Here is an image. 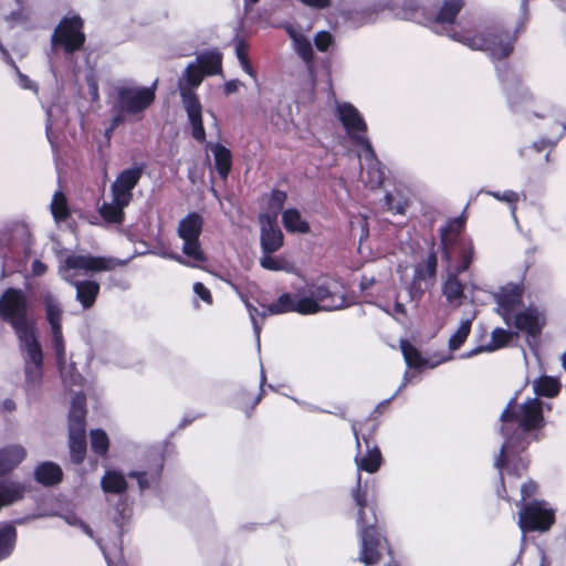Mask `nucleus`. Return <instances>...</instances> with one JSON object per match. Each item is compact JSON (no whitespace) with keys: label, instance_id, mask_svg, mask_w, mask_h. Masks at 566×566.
Wrapping results in <instances>:
<instances>
[{"label":"nucleus","instance_id":"obj_1","mask_svg":"<svg viewBox=\"0 0 566 566\" xmlns=\"http://www.w3.org/2000/svg\"><path fill=\"white\" fill-rule=\"evenodd\" d=\"M307 296L297 297L290 293H283L279 298L269 305L263 306L264 311L259 313L258 308L249 304L248 310L255 329V315L265 318L269 315H279L296 312L301 315H311L319 311H334L350 305L347 301L343 286L334 279H324L307 290Z\"/></svg>","mask_w":566,"mask_h":566},{"label":"nucleus","instance_id":"obj_2","mask_svg":"<svg viewBox=\"0 0 566 566\" xmlns=\"http://www.w3.org/2000/svg\"><path fill=\"white\" fill-rule=\"evenodd\" d=\"M516 400L511 399L501 413V434L504 442L495 459V468L502 469L506 463V455L510 449L521 448L525 450L530 441L527 433L541 430L545 427L542 401L538 398L527 399L518 410H515Z\"/></svg>","mask_w":566,"mask_h":566},{"label":"nucleus","instance_id":"obj_3","mask_svg":"<svg viewBox=\"0 0 566 566\" xmlns=\"http://www.w3.org/2000/svg\"><path fill=\"white\" fill-rule=\"evenodd\" d=\"M158 78L149 86L122 84L114 87L111 95L112 118L106 128V136L127 122L142 120L146 111L155 103Z\"/></svg>","mask_w":566,"mask_h":566},{"label":"nucleus","instance_id":"obj_4","mask_svg":"<svg viewBox=\"0 0 566 566\" xmlns=\"http://www.w3.org/2000/svg\"><path fill=\"white\" fill-rule=\"evenodd\" d=\"M450 39L471 50L485 52L492 61H504L514 52L518 30L511 32L503 25L492 24L481 31H453Z\"/></svg>","mask_w":566,"mask_h":566},{"label":"nucleus","instance_id":"obj_5","mask_svg":"<svg viewBox=\"0 0 566 566\" xmlns=\"http://www.w3.org/2000/svg\"><path fill=\"white\" fill-rule=\"evenodd\" d=\"M0 317L10 324L19 343L38 338L36 322L30 316V305L23 290L8 287L2 292Z\"/></svg>","mask_w":566,"mask_h":566},{"label":"nucleus","instance_id":"obj_6","mask_svg":"<svg viewBox=\"0 0 566 566\" xmlns=\"http://www.w3.org/2000/svg\"><path fill=\"white\" fill-rule=\"evenodd\" d=\"M385 10L395 12L396 17L428 25L429 12L422 0H371L368 4L356 10V27L376 21Z\"/></svg>","mask_w":566,"mask_h":566},{"label":"nucleus","instance_id":"obj_7","mask_svg":"<svg viewBox=\"0 0 566 566\" xmlns=\"http://www.w3.org/2000/svg\"><path fill=\"white\" fill-rule=\"evenodd\" d=\"M86 42L84 20L77 13L63 17L51 36L53 48H61L65 54L81 51Z\"/></svg>","mask_w":566,"mask_h":566},{"label":"nucleus","instance_id":"obj_8","mask_svg":"<svg viewBox=\"0 0 566 566\" xmlns=\"http://www.w3.org/2000/svg\"><path fill=\"white\" fill-rule=\"evenodd\" d=\"M356 156L360 167L359 180L370 189L379 188L385 180L384 166L367 137L356 135Z\"/></svg>","mask_w":566,"mask_h":566},{"label":"nucleus","instance_id":"obj_9","mask_svg":"<svg viewBox=\"0 0 566 566\" xmlns=\"http://www.w3.org/2000/svg\"><path fill=\"white\" fill-rule=\"evenodd\" d=\"M203 218L198 212H190L178 223V235L184 241L182 252L197 262H206L207 256L201 248L200 235Z\"/></svg>","mask_w":566,"mask_h":566},{"label":"nucleus","instance_id":"obj_10","mask_svg":"<svg viewBox=\"0 0 566 566\" xmlns=\"http://www.w3.org/2000/svg\"><path fill=\"white\" fill-rule=\"evenodd\" d=\"M544 501L532 500L521 505L518 526L525 533L546 532L555 523V513L545 506Z\"/></svg>","mask_w":566,"mask_h":566},{"label":"nucleus","instance_id":"obj_11","mask_svg":"<svg viewBox=\"0 0 566 566\" xmlns=\"http://www.w3.org/2000/svg\"><path fill=\"white\" fill-rule=\"evenodd\" d=\"M25 352L24 357V382L27 390L40 387L43 378V352L38 338L20 343Z\"/></svg>","mask_w":566,"mask_h":566},{"label":"nucleus","instance_id":"obj_12","mask_svg":"<svg viewBox=\"0 0 566 566\" xmlns=\"http://www.w3.org/2000/svg\"><path fill=\"white\" fill-rule=\"evenodd\" d=\"M356 507L357 523L361 528L360 531L379 528L376 513L375 490H369L367 486L363 488L359 474L356 478Z\"/></svg>","mask_w":566,"mask_h":566},{"label":"nucleus","instance_id":"obj_13","mask_svg":"<svg viewBox=\"0 0 566 566\" xmlns=\"http://www.w3.org/2000/svg\"><path fill=\"white\" fill-rule=\"evenodd\" d=\"M125 262L106 256H94L91 254H72L64 260L66 270L84 271L85 273H96L102 271H112Z\"/></svg>","mask_w":566,"mask_h":566},{"label":"nucleus","instance_id":"obj_14","mask_svg":"<svg viewBox=\"0 0 566 566\" xmlns=\"http://www.w3.org/2000/svg\"><path fill=\"white\" fill-rule=\"evenodd\" d=\"M438 255L431 250L427 258L415 265L413 276L409 286V292L423 294L426 290L433 286L437 280Z\"/></svg>","mask_w":566,"mask_h":566},{"label":"nucleus","instance_id":"obj_15","mask_svg":"<svg viewBox=\"0 0 566 566\" xmlns=\"http://www.w3.org/2000/svg\"><path fill=\"white\" fill-rule=\"evenodd\" d=\"M465 4V0H440L436 13H429L428 25L440 27L450 38V33L458 31L454 24Z\"/></svg>","mask_w":566,"mask_h":566},{"label":"nucleus","instance_id":"obj_16","mask_svg":"<svg viewBox=\"0 0 566 566\" xmlns=\"http://www.w3.org/2000/svg\"><path fill=\"white\" fill-rule=\"evenodd\" d=\"M523 293V285L517 283H507L493 293V300L497 304L496 312L505 322L511 318L515 307L522 304Z\"/></svg>","mask_w":566,"mask_h":566},{"label":"nucleus","instance_id":"obj_17","mask_svg":"<svg viewBox=\"0 0 566 566\" xmlns=\"http://www.w3.org/2000/svg\"><path fill=\"white\" fill-rule=\"evenodd\" d=\"M182 106L187 113L191 126V136L198 143H205L207 138L202 119V105L197 93L182 92Z\"/></svg>","mask_w":566,"mask_h":566},{"label":"nucleus","instance_id":"obj_18","mask_svg":"<svg viewBox=\"0 0 566 566\" xmlns=\"http://www.w3.org/2000/svg\"><path fill=\"white\" fill-rule=\"evenodd\" d=\"M467 216L463 212L461 216L449 219L447 223L440 228V245L442 248L443 258L451 259L453 245L461 240H468V237H462L465 229Z\"/></svg>","mask_w":566,"mask_h":566},{"label":"nucleus","instance_id":"obj_19","mask_svg":"<svg viewBox=\"0 0 566 566\" xmlns=\"http://www.w3.org/2000/svg\"><path fill=\"white\" fill-rule=\"evenodd\" d=\"M261 249L264 254L279 251L284 244V235L274 217L260 216Z\"/></svg>","mask_w":566,"mask_h":566},{"label":"nucleus","instance_id":"obj_20","mask_svg":"<svg viewBox=\"0 0 566 566\" xmlns=\"http://www.w3.org/2000/svg\"><path fill=\"white\" fill-rule=\"evenodd\" d=\"M361 549L359 559L367 566L375 565L381 557L382 542L379 528L360 531Z\"/></svg>","mask_w":566,"mask_h":566},{"label":"nucleus","instance_id":"obj_21","mask_svg":"<svg viewBox=\"0 0 566 566\" xmlns=\"http://www.w3.org/2000/svg\"><path fill=\"white\" fill-rule=\"evenodd\" d=\"M148 468L143 471H132L129 478L136 479L139 490L145 491L151 484H158L164 469V458L159 453H151L148 457Z\"/></svg>","mask_w":566,"mask_h":566},{"label":"nucleus","instance_id":"obj_22","mask_svg":"<svg viewBox=\"0 0 566 566\" xmlns=\"http://www.w3.org/2000/svg\"><path fill=\"white\" fill-rule=\"evenodd\" d=\"M264 389L262 384L252 387H241L233 395V405L235 409L244 412L247 418L252 416V411L263 398Z\"/></svg>","mask_w":566,"mask_h":566},{"label":"nucleus","instance_id":"obj_23","mask_svg":"<svg viewBox=\"0 0 566 566\" xmlns=\"http://www.w3.org/2000/svg\"><path fill=\"white\" fill-rule=\"evenodd\" d=\"M514 326L530 337H537L542 333L544 319L537 308L527 307L514 316Z\"/></svg>","mask_w":566,"mask_h":566},{"label":"nucleus","instance_id":"obj_24","mask_svg":"<svg viewBox=\"0 0 566 566\" xmlns=\"http://www.w3.org/2000/svg\"><path fill=\"white\" fill-rule=\"evenodd\" d=\"M27 457V451L19 444L0 448V476L12 472Z\"/></svg>","mask_w":566,"mask_h":566},{"label":"nucleus","instance_id":"obj_25","mask_svg":"<svg viewBox=\"0 0 566 566\" xmlns=\"http://www.w3.org/2000/svg\"><path fill=\"white\" fill-rule=\"evenodd\" d=\"M364 441L366 443V453L360 459L356 457V467L359 471L373 474L380 469L384 458L377 444L371 446L370 440L367 438H364Z\"/></svg>","mask_w":566,"mask_h":566},{"label":"nucleus","instance_id":"obj_26","mask_svg":"<svg viewBox=\"0 0 566 566\" xmlns=\"http://www.w3.org/2000/svg\"><path fill=\"white\" fill-rule=\"evenodd\" d=\"M34 480L43 486H53L63 480V471L54 462H41L34 469Z\"/></svg>","mask_w":566,"mask_h":566},{"label":"nucleus","instance_id":"obj_27","mask_svg":"<svg viewBox=\"0 0 566 566\" xmlns=\"http://www.w3.org/2000/svg\"><path fill=\"white\" fill-rule=\"evenodd\" d=\"M453 250L457 252V262L453 271L457 273H463L468 271L475 258V247L473 240H461L459 243L453 245Z\"/></svg>","mask_w":566,"mask_h":566},{"label":"nucleus","instance_id":"obj_28","mask_svg":"<svg viewBox=\"0 0 566 566\" xmlns=\"http://www.w3.org/2000/svg\"><path fill=\"white\" fill-rule=\"evenodd\" d=\"M222 53L217 50L201 52L196 57V64L206 76L218 75L222 72Z\"/></svg>","mask_w":566,"mask_h":566},{"label":"nucleus","instance_id":"obj_29","mask_svg":"<svg viewBox=\"0 0 566 566\" xmlns=\"http://www.w3.org/2000/svg\"><path fill=\"white\" fill-rule=\"evenodd\" d=\"M211 151L218 176L221 180L226 181L232 169V154L229 148L219 143L211 146Z\"/></svg>","mask_w":566,"mask_h":566},{"label":"nucleus","instance_id":"obj_30","mask_svg":"<svg viewBox=\"0 0 566 566\" xmlns=\"http://www.w3.org/2000/svg\"><path fill=\"white\" fill-rule=\"evenodd\" d=\"M69 448L72 463L82 464L87 450L86 430L69 431Z\"/></svg>","mask_w":566,"mask_h":566},{"label":"nucleus","instance_id":"obj_31","mask_svg":"<svg viewBox=\"0 0 566 566\" xmlns=\"http://www.w3.org/2000/svg\"><path fill=\"white\" fill-rule=\"evenodd\" d=\"M76 301L83 308H91L99 294L101 286L97 282L91 280L75 282Z\"/></svg>","mask_w":566,"mask_h":566},{"label":"nucleus","instance_id":"obj_32","mask_svg":"<svg viewBox=\"0 0 566 566\" xmlns=\"http://www.w3.org/2000/svg\"><path fill=\"white\" fill-rule=\"evenodd\" d=\"M206 75L196 63H189L185 69L184 77L178 82L180 98L182 99V92L185 91L196 93L195 88L202 83Z\"/></svg>","mask_w":566,"mask_h":566},{"label":"nucleus","instance_id":"obj_33","mask_svg":"<svg viewBox=\"0 0 566 566\" xmlns=\"http://www.w3.org/2000/svg\"><path fill=\"white\" fill-rule=\"evenodd\" d=\"M452 271L448 274L442 285V294L449 304H453L464 297L465 285L459 280V275Z\"/></svg>","mask_w":566,"mask_h":566},{"label":"nucleus","instance_id":"obj_34","mask_svg":"<svg viewBox=\"0 0 566 566\" xmlns=\"http://www.w3.org/2000/svg\"><path fill=\"white\" fill-rule=\"evenodd\" d=\"M25 488L20 482H0V510L23 499Z\"/></svg>","mask_w":566,"mask_h":566},{"label":"nucleus","instance_id":"obj_35","mask_svg":"<svg viewBox=\"0 0 566 566\" xmlns=\"http://www.w3.org/2000/svg\"><path fill=\"white\" fill-rule=\"evenodd\" d=\"M282 223L285 230L291 233L305 234L311 231L308 222L302 218L301 212L295 208L283 211Z\"/></svg>","mask_w":566,"mask_h":566},{"label":"nucleus","instance_id":"obj_36","mask_svg":"<svg viewBox=\"0 0 566 566\" xmlns=\"http://www.w3.org/2000/svg\"><path fill=\"white\" fill-rule=\"evenodd\" d=\"M86 406L84 397H75L69 415V431L86 430Z\"/></svg>","mask_w":566,"mask_h":566},{"label":"nucleus","instance_id":"obj_37","mask_svg":"<svg viewBox=\"0 0 566 566\" xmlns=\"http://www.w3.org/2000/svg\"><path fill=\"white\" fill-rule=\"evenodd\" d=\"M521 448H512L507 452L506 463L502 468L507 469L509 474L514 475L516 478H521L528 470L530 460L517 454V452H523Z\"/></svg>","mask_w":566,"mask_h":566},{"label":"nucleus","instance_id":"obj_38","mask_svg":"<svg viewBox=\"0 0 566 566\" xmlns=\"http://www.w3.org/2000/svg\"><path fill=\"white\" fill-rule=\"evenodd\" d=\"M514 334L502 327H496L491 333V342L486 346L476 347L471 352L472 354H480L482 352H494L509 345L513 339Z\"/></svg>","mask_w":566,"mask_h":566},{"label":"nucleus","instance_id":"obj_39","mask_svg":"<svg viewBox=\"0 0 566 566\" xmlns=\"http://www.w3.org/2000/svg\"><path fill=\"white\" fill-rule=\"evenodd\" d=\"M101 484L104 492L112 494H122L128 488L124 475L116 471H107L102 478Z\"/></svg>","mask_w":566,"mask_h":566},{"label":"nucleus","instance_id":"obj_40","mask_svg":"<svg viewBox=\"0 0 566 566\" xmlns=\"http://www.w3.org/2000/svg\"><path fill=\"white\" fill-rule=\"evenodd\" d=\"M515 88H510L507 91V99L511 108L513 111H517L518 106L524 103H528L533 101V95L528 91V88L524 87L522 78L520 76H515Z\"/></svg>","mask_w":566,"mask_h":566},{"label":"nucleus","instance_id":"obj_41","mask_svg":"<svg viewBox=\"0 0 566 566\" xmlns=\"http://www.w3.org/2000/svg\"><path fill=\"white\" fill-rule=\"evenodd\" d=\"M144 169L145 166L143 164L136 165L132 168L124 169L118 174L114 182L133 192V189L138 185L144 174Z\"/></svg>","mask_w":566,"mask_h":566},{"label":"nucleus","instance_id":"obj_42","mask_svg":"<svg viewBox=\"0 0 566 566\" xmlns=\"http://www.w3.org/2000/svg\"><path fill=\"white\" fill-rule=\"evenodd\" d=\"M400 347H401V353L403 355V359H405L406 364L408 365V367L413 368V369H421V368L428 366V364H429L428 359L422 357L419 349L416 346H413L411 343H409L408 340H402Z\"/></svg>","mask_w":566,"mask_h":566},{"label":"nucleus","instance_id":"obj_43","mask_svg":"<svg viewBox=\"0 0 566 566\" xmlns=\"http://www.w3.org/2000/svg\"><path fill=\"white\" fill-rule=\"evenodd\" d=\"M558 379L551 376H541L534 381V391L537 396L553 398L560 391Z\"/></svg>","mask_w":566,"mask_h":566},{"label":"nucleus","instance_id":"obj_44","mask_svg":"<svg viewBox=\"0 0 566 566\" xmlns=\"http://www.w3.org/2000/svg\"><path fill=\"white\" fill-rule=\"evenodd\" d=\"M408 201L400 191L386 192L381 200V209L395 214H405Z\"/></svg>","mask_w":566,"mask_h":566},{"label":"nucleus","instance_id":"obj_45","mask_svg":"<svg viewBox=\"0 0 566 566\" xmlns=\"http://www.w3.org/2000/svg\"><path fill=\"white\" fill-rule=\"evenodd\" d=\"M124 209V206H120L114 201L103 202V205L98 208V213L107 223L122 224L125 220Z\"/></svg>","mask_w":566,"mask_h":566},{"label":"nucleus","instance_id":"obj_46","mask_svg":"<svg viewBox=\"0 0 566 566\" xmlns=\"http://www.w3.org/2000/svg\"><path fill=\"white\" fill-rule=\"evenodd\" d=\"M51 213L55 221L63 222L71 217L67 199L64 192L56 191L51 201Z\"/></svg>","mask_w":566,"mask_h":566},{"label":"nucleus","instance_id":"obj_47","mask_svg":"<svg viewBox=\"0 0 566 566\" xmlns=\"http://www.w3.org/2000/svg\"><path fill=\"white\" fill-rule=\"evenodd\" d=\"M90 436L92 451L103 458L106 457L109 450V439L106 432L102 429H94Z\"/></svg>","mask_w":566,"mask_h":566},{"label":"nucleus","instance_id":"obj_48","mask_svg":"<svg viewBox=\"0 0 566 566\" xmlns=\"http://www.w3.org/2000/svg\"><path fill=\"white\" fill-rule=\"evenodd\" d=\"M471 326H472L471 318H467L461 322L458 329L449 338V349L450 350H452V352L458 350L465 343L468 336L470 335Z\"/></svg>","mask_w":566,"mask_h":566},{"label":"nucleus","instance_id":"obj_49","mask_svg":"<svg viewBox=\"0 0 566 566\" xmlns=\"http://www.w3.org/2000/svg\"><path fill=\"white\" fill-rule=\"evenodd\" d=\"M235 55L241 64L242 70L251 77L256 78V73L253 70L249 59V44L244 39H239L235 42Z\"/></svg>","mask_w":566,"mask_h":566},{"label":"nucleus","instance_id":"obj_50","mask_svg":"<svg viewBox=\"0 0 566 566\" xmlns=\"http://www.w3.org/2000/svg\"><path fill=\"white\" fill-rule=\"evenodd\" d=\"M17 539V531L13 526H6L0 530V557H8L13 551Z\"/></svg>","mask_w":566,"mask_h":566},{"label":"nucleus","instance_id":"obj_51","mask_svg":"<svg viewBox=\"0 0 566 566\" xmlns=\"http://www.w3.org/2000/svg\"><path fill=\"white\" fill-rule=\"evenodd\" d=\"M286 199H287V195L285 191L279 190V189H273L271 191V196H270V199L268 202L269 212L263 213L262 216L274 217V219L276 220L279 213L282 211V209L284 207Z\"/></svg>","mask_w":566,"mask_h":566},{"label":"nucleus","instance_id":"obj_52","mask_svg":"<svg viewBox=\"0 0 566 566\" xmlns=\"http://www.w3.org/2000/svg\"><path fill=\"white\" fill-rule=\"evenodd\" d=\"M46 321L50 325L62 323V308L59 302L52 296L44 297Z\"/></svg>","mask_w":566,"mask_h":566},{"label":"nucleus","instance_id":"obj_53","mask_svg":"<svg viewBox=\"0 0 566 566\" xmlns=\"http://www.w3.org/2000/svg\"><path fill=\"white\" fill-rule=\"evenodd\" d=\"M338 117L344 125L349 138H354V106L352 104H344L337 107Z\"/></svg>","mask_w":566,"mask_h":566},{"label":"nucleus","instance_id":"obj_54","mask_svg":"<svg viewBox=\"0 0 566 566\" xmlns=\"http://www.w3.org/2000/svg\"><path fill=\"white\" fill-rule=\"evenodd\" d=\"M289 262L283 258H275L272 254H264L260 258V265L269 271L286 270Z\"/></svg>","mask_w":566,"mask_h":566},{"label":"nucleus","instance_id":"obj_55","mask_svg":"<svg viewBox=\"0 0 566 566\" xmlns=\"http://www.w3.org/2000/svg\"><path fill=\"white\" fill-rule=\"evenodd\" d=\"M111 191L113 196V201L124 206L125 208L129 206L133 200V192L128 189H125L118 186L116 182H113L111 186Z\"/></svg>","mask_w":566,"mask_h":566},{"label":"nucleus","instance_id":"obj_56","mask_svg":"<svg viewBox=\"0 0 566 566\" xmlns=\"http://www.w3.org/2000/svg\"><path fill=\"white\" fill-rule=\"evenodd\" d=\"M296 52L306 64L313 63L314 52L311 42L306 38H298L295 40Z\"/></svg>","mask_w":566,"mask_h":566},{"label":"nucleus","instance_id":"obj_57","mask_svg":"<svg viewBox=\"0 0 566 566\" xmlns=\"http://www.w3.org/2000/svg\"><path fill=\"white\" fill-rule=\"evenodd\" d=\"M538 485L535 481L528 480L521 486V502L522 504L530 503L531 499L536 495Z\"/></svg>","mask_w":566,"mask_h":566},{"label":"nucleus","instance_id":"obj_58","mask_svg":"<svg viewBox=\"0 0 566 566\" xmlns=\"http://www.w3.org/2000/svg\"><path fill=\"white\" fill-rule=\"evenodd\" d=\"M332 35L327 31H321L318 32L314 38L315 46L318 51L325 52L328 50L329 45L332 44Z\"/></svg>","mask_w":566,"mask_h":566},{"label":"nucleus","instance_id":"obj_59","mask_svg":"<svg viewBox=\"0 0 566 566\" xmlns=\"http://www.w3.org/2000/svg\"><path fill=\"white\" fill-rule=\"evenodd\" d=\"M193 292L196 293V295H198V297H200L205 303L207 304H212L213 302V297H212V294L210 292V290L201 282H196L193 284Z\"/></svg>","mask_w":566,"mask_h":566},{"label":"nucleus","instance_id":"obj_60","mask_svg":"<svg viewBox=\"0 0 566 566\" xmlns=\"http://www.w3.org/2000/svg\"><path fill=\"white\" fill-rule=\"evenodd\" d=\"M56 360L60 366L65 364V344L64 338L52 339Z\"/></svg>","mask_w":566,"mask_h":566},{"label":"nucleus","instance_id":"obj_61","mask_svg":"<svg viewBox=\"0 0 566 566\" xmlns=\"http://www.w3.org/2000/svg\"><path fill=\"white\" fill-rule=\"evenodd\" d=\"M367 132V124L363 117V115L356 109V135L358 136H365V133Z\"/></svg>","mask_w":566,"mask_h":566},{"label":"nucleus","instance_id":"obj_62","mask_svg":"<svg viewBox=\"0 0 566 566\" xmlns=\"http://www.w3.org/2000/svg\"><path fill=\"white\" fill-rule=\"evenodd\" d=\"M497 469L500 471V476H499L500 484H499V488L496 490L497 496L503 499V500L510 501V497L507 495V490H506V486H505L504 474L502 472V469H500V468H497Z\"/></svg>","mask_w":566,"mask_h":566},{"label":"nucleus","instance_id":"obj_63","mask_svg":"<svg viewBox=\"0 0 566 566\" xmlns=\"http://www.w3.org/2000/svg\"><path fill=\"white\" fill-rule=\"evenodd\" d=\"M70 524L72 525H77L81 527V530L87 535L90 536L91 538L94 537V532L92 530V527L85 523L84 521L77 518V517H73L72 521H69Z\"/></svg>","mask_w":566,"mask_h":566},{"label":"nucleus","instance_id":"obj_64","mask_svg":"<svg viewBox=\"0 0 566 566\" xmlns=\"http://www.w3.org/2000/svg\"><path fill=\"white\" fill-rule=\"evenodd\" d=\"M518 193L513 190H505L501 196L502 201H505L511 205H515L518 201Z\"/></svg>","mask_w":566,"mask_h":566}]
</instances>
